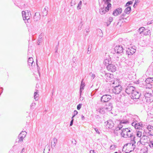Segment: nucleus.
<instances>
[{"mask_svg":"<svg viewBox=\"0 0 153 153\" xmlns=\"http://www.w3.org/2000/svg\"><path fill=\"white\" fill-rule=\"evenodd\" d=\"M111 109V106L110 105H106L104 108H100L97 110L99 112V115H102L107 114Z\"/></svg>","mask_w":153,"mask_h":153,"instance_id":"1","label":"nucleus"},{"mask_svg":"<svg viewBox=\"0 0 153 153\" xmlns=\"http://www.w3.org/2000/svg\"><path fill=\"white\" fill-rule=\"evenodd\" d=\"M135 147V145L132 143H128L124 145L123 150L126 153H128L134 150Z\"/></svg>","mask_w":153,"mask_h":153,"instance_id":"2","label":"nucleus"},{"mask_svg":"<svg viewBox=\"0 0 153 153\" xmlns=\"http://www.w3.org/2000/svg\"><path fill=\"white\" fill-rule=\"evenodd\" d=\"M121 135L125 138L130 137L131 135L130 130L128 128H124L122 130Z\"/></svg>","mask_w":153,"mask_h":153,"instance_id":"3","label":"nucleus"},{"mask_svg":"<svg viewBox=\"0 0 153 153\" xmlns=\"http://www.w3.org/2000/svg\"><path fill=\"white\" fill-rule=\"evenodd\" d=\"M22 15L24 20H28L30 19L31 16V14L30 12L28 10L22 11Z\"/></svg>","mask_w":153,"mask_h":153,"instance_id":"4","label":"nucleus"},{"mask_svg":"<svg viewBox=\"0 0 153 153\" xmlns=\"http://www.w3.org/2000/svg\"><path fill=\"white\" fill-rule=\"evenodd\" d=\"M128 18V15L126 14H123L120 17V19L119 22L118 23L117 27L121 26L120 24L123 22H125L127 20Z\"/></svg>","mask_w":153,"mask_h":153,"instance_id":"5","label":"nucleus"},{"mask_svg":"<svg viewBox=\"0 0 153 153\" xmlns=\"http://www.w3.org/2000/svg\"><path fill=\"white\" fill-rule=\"evenodd\" d=\"M131 98L133 99H138L140 97L141 94L140 93L135 90L131 95Z\"/></svg>","mask_w":153,"mask_h":153,"instance_id":"6","label":"nucleus"},{"mask_svg":"<svg viewBox=\"0 0 153 153\" xmlns=\"http://www.w3.org/2000/svg\"><path fill=\"white\" fill-rule=\"evenodd\" d=\"M122 89V86L120 85H118L117 86H115L114 88L112 90L113 92L116 94H118L121 92Z\"/></svg>","mask_w":153,"mask_h":153,"instance_id":"7","label":"nucleus"},{"mask_svg":"<svg viewBox=\"0 0 153 153\" xmlns=\"http://www.w3.org/2000/svg\"><path fill=\"white\" fill-rule=\"evenodd\" d=\"M132 124L134 125L135 128L137 129L142 130V128L143 127L142 122L136 123V122H134Z\"/></svg>","mask_w":153,"mask_h":153,"instance_id":"8","label":"nucleus"},{"mask_svg":"<svg viewBox=\"0 0 153 153\" xmlns=\"http://www.w3.org/2000/svg\"><path fill=\"white\" fill-rule=\"evenodd\" d=\"M135 90V87L132 86L127 87L126 89V93L129 95H131Z\"/></svg>","mask_w":153,"mask_h":153,"instance_id":"9","label":"nucleus"},{"mask_svg":"<svg viewBox=\"0 0 153 153\" xmlns=\"http://www.w3.org/2000/svg\"><path fill=\"white\" fill-rule=\"evenodd\" d=\"M111 97V96L109 95H105L102 97L101 100L103 102H107L109 100Z\"/></svg>","mask_w":153,"mask_h":153,"instance_id":"10","label":"nucleus"},{"mask_svg":"<svg viewBox=\"0 0 153 153\" xmlns=\"http://www.w3.org/2000/svg\"><path fill=\"white\" fill-rule=\"evenodd\" d=\"M134 140L135 143H136V141L137 142L140 141V142L143 143H147V137L145 136L144 137L142 138L141 139L139 138L138 140H137L136 137H135L134 138Z\"/></svg>","mask_w":153,"mask_h":153,"instance_id":"11","label":"nucleus"},{"mask_svg":"<svg viewBox=\"0 0 153 153\" xmlns=\"http://www.w3.org/2000/svg\"><path fill=\"white\" fill-rule=\"evenodd\" d=\"M145 97L147 102H151L152 100V95L150 93H146L145 95Z\"/></svg>","mask_w":153,"mask_h":153,"instance_id":"12","label":"nucleus"},{"mask_svg":"<svg viewBox=\"0 0 153 153\" xmlns=\"http://www.w3.org/2000/svg\"><path fill=\"white\" fill-rule=\"evenodd\" d=\"M108 70L110 72H113L116 70V68L114 65L112 64L109 65L107 67Z\"/></svg>","mask_w":153,"mask_h":153,"instance_id":"13","label":"nucleus"},{"mask_svg":"<svg viewBox=\"0 0 153 153\" xmlns=\"http://www.w3.org/2000/svg\"><path fill=\"white\" fill-rule=\"evenodd\" d=\"M115 52L118 53H120L123 51V49L122 46L119 45L117 46L114 49Z\"/></svg>","mask_w":153,"mask_h":153,"instance_id":"14","label":"nucleus"},{"mask_svg":"<svg viewBox=\"0 0 153 153\" xmlns=\"http://www.w3.org/2000/svg\"><path fill=\"white\" fill-rule=\"evenodd\" d=\"M136 51L135 49L132 47L128 48L127 50V53L128 55H132Z\"/></svg>","mask_w":153,"mask_h":153,"instance_id":"15","label":"nucleus"},{"mask_svg":"<svg viewBox=\"0 0 153 153\" xmlns=\"http://www.w3.org/2000/svg\"><path fill=\"white\" fill-rule=\"evenodd\" d=\"M122 12V9L121 8H118L115 10L113 12V14L115 16H117L120 14Z\"/></svg>","mask_w":153,"mask_h":153,"instance_id":"16","label":"nucleus"},{"mask_svg":"<svg viewBox=\"0 0 153 153\" xmlns=\"http://www.w3.org/2000/svg\"><path fill=\"white\" fill-rule=\"evenodd\" d=\"M114 126V123L111 120H109L108 121L106 127L109 128H112Z\"/></svg>","mask_w":153,"mask_h":153,"instance_id":"17","label":"nucleus"},{"mask_svg":"<svg viewBox=\"0 0 153 153\" xmlns=\"http://www.w3.org/2000/svg\"><path fill=\"white\" fill-rule=\"evenodd\" d=\"M27 134V132L25 131H22L20 133V141H22L25 137Z\"/></svg>","mask_w":153,"mask_h":153,"instance_id":"18","label":"nucleus"},{"mask_svg":"<svg viewBox=\"0 0 153 153\" xmlns=\"http://www.w3.org/2000/svg\"><path fill=\"white\" fill-rule=\"evenodd\" d=\"M147 129L149 131L148 133L150 135H153V126L151 125H149L147 127Z\"/></svg>","mask_w":153,"mask_h":153,"instance_id":"19","label":"nucleus"},{"mask_svg":"<svg viewBox=\"0 0 153 153\" xmlns=\"http://www.w3.org/2000/svg\"><path fill=\"white\" fill-rule=\"evenodd\" d=\"M144 88H152V85L149 83H148L146 80L144 84Z\"/></svg>","mask_w":153,"mask_h":153,"instance_id":"20","label":"nucleus"},{"mask_svg":"<svg viewBox=\"0 0 153 153\" xmlns=\"http://www.w3.org/2000/svg\"><path fill=\"white\" fill-rule=\"evenodd\" d=\"M111 7V4L110 3H104V7L106 11H108L110 8Z\"/></svg>","mask_w":153,"mask_h":153,"instance_id":"21","label":"nucleus"},{"mask_svg":"<svg viewBox=\"0 0 153 153\" xmlns=\"http://www.w3.org/2000/svg\"><path fill=\"white\" fill-rule=\"evenodd\" d=\"M35 21H37L40 19V14L39 12H36L33 17Z\"/></svg>","mask_w":153,"mask_h":153,"instance_id":"22","label":"nucleus"},{"mask_svg":"<svg viewBox=\"0 0 153 153\" xmlns=\"http://www.w3.org/2000/svg\"><path fill=\"white\" fill-rule=\"evenodd\" d=\"M57 142V140L54 138L53 139V141H52L51 143V146L52 147H54L55 146L56 143Z\"/></svg>","mask_w":153,"mask_h":153,"instance_id":"23","label":"nucleus"},{"mask_svg":"<svg viewBox=\"0 0 153 153\" xmlns=\"http://www.w3.org/2000/svg\"><path fill=\"white\" fill-rule=\"evenodd\" d=\"M128 123V121L126 120H121L120 123V124L119 125V127L122 128V124H126Z\"/></svg>","mask_w":153,"mask_h":153,"instance_id":"24","label":"nucleus"},{"mask_svg":"<svg viewBox=\"0 0 153 153\" xmlns=\"http://www.w3.org/2000/svg\"><path fill=\"white\" fill-rule=\"evenodd\" d=\"M142 132L141 131H136V136L139 138H140L142 136Z\"/></svg>","mask_w":153,"mask_h":153,"instance_id":"25","label":"nucleus"},{"mask_svg":"<svg viewBox=\"0 0 153 153\" xmlns=\"http://www.w3.org/2000/svg\"><path fill=\"white\" fill-rule=\"evenodd\" d=\"M33 62V59L32 57L29 58L28 60V63L29 65H32V63Z\"/></svg>","mask_w":153,"mask_h":153,"instance_id":"26","label":"nucleus"},{"mask_svg":"<svg viewBox=\"0 0 153 153\" xmlns=\"http://www.w3.org/2000/svg\"><path fill=\"white\" fill-rule=\"evenodd\" d=\"M34 76L36 79H38L40 76V73L38 71V72L34 74Z\"/></svg>","mask_w":153,"mask_h":153,"instance_id":"27","label":"nucleus"},{"mask_svg":"<svg viewBox=\"0 0 153 153\" xmlns=\"http://www.w3.org/2000/svg\"><path fill=\"white\" fill-rule=\"evenodd\" d=\"M48 7L45 8L42 11V14L43 16L46 15L47 14Z\"/></svg>","mask_w":153,"mask_h":153,"instance_id":"28","label":"nucleus"},{"mask_svg":"<svg viewBox=\"0 0 153 153\" xmlns=\"http://www.w3.org/2000/svg\"><path fill=\"white\" fill-rule=\"evenodd\" d=\"M148 149L147 147H144L140 150V153H147Z\"/></svg>","mask_w":153,"mask_h":153,"instance_id":"29","label":"nucleus"},{"mask_svg":"<svg viewBox=\"0 0 153 153\" xmlns=\"http://www.w3.org/2000/svg\"><path fill=\"white\" fill-rule=\"evenodd\" d=\"M78 1L76 0H72L71 2V6H75L76 4H77Z\"/></svg>","mask_w":153,"mask_h":153,"instance_id":"30","label":"nucleus"},{"mask_svg":"<svg viewBox=\"0 0 153 153\" xmlns=\"http://www.w3.org/2000/svg\"><path fill=\"white\" fill-rule=\"evenodd\" d=\"M106 12H107V11H106L104 7L100 11V13L102 14H104Z\"/></svg>","mask_w":153,"mask_h":153,"instance_id":"31","label":"nucleus"},{"mask_svg":"<svg viewBox=\"0 0 153 153\" xmlns=\"http://www.w3.org/2000/svg\"><path fill=\"white\" fill-rule=\"evenodd\" d=\"M39 94L37 92L34 93V99L36 100H37L38 99Z\"/></svg>","mask_w":153,"mask_h":153,"instance_id":"32","label":"nucleus"},{"mask_svg":"<svg viewBox=\"0 0 153 153\" xmlns=\"http://www.w3.org/2000/svg\"><path fill=\"white\" fill-rule=\"evenodd\" d=\"M82 4V1H80L78 4V5L77 6V9H79L81 8V6Z\"/></svg>","mask_w":153,"mask_h":153,"instance_id":"33","label":"nucleus"},{"mask_svg":"<svg viewBox=\"0 0 153 153\" xmlns=\"http://www.w3.org/2000/svg\"><path fill=\"white\" fill-rule=\"evenodd\" d=\"M14 3L16 6L19 7V0H14L13 1Z\"/></svg>","mask_w":153,"mask_h":153,"instance_id":"34","label":"nucleus"},{"mask_svg":"<svg viewBox=\"0 0 153 153\" xmlns=\"http://www.w3.org/2000/svg\"><path fill=\"white\" fill-rule=\"evenodd\" d=\"M131 10V7H127L126 10L125 11L126 13H128Z\"/></svg>","mask_w":153,"mask_h":153,"instance_id":"35","label":"nucleus"},{"mask_svg":"<svg viewBox=\"0 0 153 153\" xmlns=\"http://www.w3.org/2000/svg\"><path fill=\"white\" fill-rule=\"evenodd\" d=\"M18 139L16 140V142L15 143V146L17 145V142H18V143L19 142V134L18 135Z\"/></svg>","mask_w":153,"mask_h":153,"instance_id":"36","label":"nucleus"},{"mask_svg":"<svg viewBox=\"0 0 153 153\" xmlns=\"http://www.w3.org/2000/svg\"><path fill=\"white\" fill-rule=\"evenodd\" d=\"M77 114L78 112L76 111L75 110L74 111V115L73 116L72 118H73Z\"/></svg>","mask_w":153,"mask_h":153,"instance_id":"37","label":"nucleus"},{"mask_svg":"<svg viewBox=\"0 0 153 153\" xmlns=\"http://www.w3.org/2000/svg\"><path fill=\"white\" fill-rule=\"evenodd\" d=\"M111 0H103L104 3H110L109 2Z\"/></svg>","mask_w":153,"mask_h":153,"instance_id":"38","label":"nucleus"},{"mask_svg":"<svg viewBox=\"0 0 153 153\" xmlns=\"http://www.w3.org/2000/svg\"><path fill=\"white\" fill-rule=\"evenodd\" d=\"M82 105L79 104L77 106V109L78 110H79L81 107Z\"/></svg>","mask_w":153,"mask_h":153,"instance_id":"39","label":"nucleus"},{"mask_svg":"<svg viewBox=\"0 0 153 153\" xmlns=\"http://www.w3.org/2000/svg\"><path fill=\"white\" fill-rule=\"evenodd\" d=\"M133 3V2L131 1H129L127 3L126 5L127 6H128L129 5L132 4Z\"/></svg>","mask_w":153,"mask_h":153,"instance_id":"40","label":"nucleus"},{"mask_svg":"<svg viewBox=\"0 0 153 153\" xmlns=\"http://www.w3.org/2000/svg\"><path fill=\"white\" fill-rule=\"evenodd\" d=\"M145 80H146L148 83H149L150 84L152 83L151 82L150 80L148 78L146 79Z\"/></svg>","mask_w":153,"mask_h":153,"instance_id":"41","label":"nucleus"},{"mask_svg":"<svg viewBox=\"0 0 153 153\" xmlns=\"http://www.w3.org/2000/svg\"><path fill=\"white\" fill-rule=\"evenodd\" d=\"M72 142L74 144H76V141L75 140L73 139L72 140Z\"/></svg>","mask_w":153,"mask_h":153,"instance_id":"42","label":"nucleus"},{"mask_svg":"<svg viewBox=\"0 0 153 153\" xmlns=\"http://www.w3.org/2000/svg\"><path fill=\"white\" fill-rule=\"evenodd\" d=\"M84 84L82 83V82H81V88H82V89L84 87Z\"/></svg>","mask_w":153,"mask_h":153,"instance_id":"43","label":"nucleus"},{"mask_svg":"<svg viewBox=\"0 0 153 153\" xmlns=\"http://www.w3.org/2000/svg\"><path fill=\"white\" fill-rule=\"evenodd\" d=\"M150 80L151 82L152 83L153 82V77H150L148 78Z\"/></svg>","mask_w":153,"mask_h":153,"instance_id":"44","label":"nucleus"},{"mask_svg":"<svg viewBox=\"0 0 153 153\" xmlns=\"http://www.w3.org/2000/svg\"><path fill=\"white\" fill-rule=\"evenodd\" d=\"M94 130L97 134H100V132L98 131V129H97L95 128H94Z\"/></svg>","mask_w":153,"mask_h":153,"instance_id":"45","label":"nucleus"},{"mask_svg":"<svg viewBox=\"0 0 153 153\" xmlns=\"http://www.w3.org/2000/svg\"><path fill=\"white\" fill-rule=\"evenodd\" d=\"M72 120L71 122V123H70V125L71 126H72L73 125V120H74L73 118H72Z\"/></svg>","mask_w":153,"mask_h":153,"instance_id":"46","label":"nucleus"},{"mask_svg":"<svg viewBox=\"0 0 153 153\" xmlns=\"http://www.w3.org/2000/svg\"><path fill=\"white\" fill-rule=\"evenodd\" d=\"M139 1V0H136L134 5V6H135V4H137V3H138Z\"/></svg>","mask_w":153,"mask_h":153,"instance_id":"47","label":"nucleus"},{"mask_svg":"<svg viewBox=\"0 0 153 153\" xmlns=\"http://www.w3.org/2000/svg\"><path fill=\"white\" fill-rule=\"evenodd\" d=\"M90 153H95L94 150H91L90 151Z\"/></svg>","mask_w":153,"mask_h":153,"instance_id":"48","label":"nucleus"},{"mask_svg":"<svg viewBox=\"0 0 153 153\" xmlns=\"http://www.w3.org/2000/svg\"><path fill=\"white\" fill-rule=\"evenodd\" d=\"M115 147V146H111L110 147V149H113V148H114Z\"/></svg>","mask_w":153,"mask_h":153,"instance_id":"49","label":"nucleus"},{"mask_svg":"<svg viewBox=\"0 0 153 153\" xmlns=\"http://www.w3.org/2000/svg\"><path fill=\"white\" fill-rule=\"evenodd\" d=\"M150 143H151L152 147H153V140L150 141Z\"/></svg>","mask_w":153,"mask_h":153,"instance_id":"50","label":"nucleus"},{"mask_svg":"<svg viewBox=\"0 0 153 153\" xmlns=\"http://www.w3.org/2000/svg\"><path fill=\"white\" fill-rule=\"evenodd\" d=\"M35 105V103H32V104L31 105V106L32 107V106H34Z\"/></svg>","mask_w":153,"mask_h":153,"instance_id":"51","label":"nucleus"},{"mask_svg":"<svg viewBox=\"0 0 153 153\" xmlns=\"http://www.w3.org/2000/svg\"><path fill=\"white\" fill-rule=\"evenodd\" d=\"M92 77L94 78V77H95V75L94 74H92Z\"/></svg>","mask_w":153,"mask_h":153,"instance_id":"52","label":"nucleus"},{"mask_svg":"<svg viewBox=\"0 0 153 153\" xmlns=\"http://www.w3.org/2000/svg\"><path fill=\"white\" fill-rule=\"evenodd\" d=\"M13 151H12V150L10 151L9 153H13Z\"/></svg>","mask_w":153,"mask_h":153,"instance_id":"53","label":"nucleus"},{"mask_svg":"<svg viewBox=\"0 0 153 153\" xmlns=\"http://www.w3.org/2000/svg\"><path fill=\"white\" fill-rule=\"evenodd\" d=\"M141 29H142V30H143L144 29V28H140L139 30H140Z\"/></svg>","mask_w":153,"mask_h":153,"instance_id":"54","label":"nucleus"},{"mask_svg":"<svg viewBox=\"0 0 153 153\" xmlns=\"http://www.w3.org/2000/svg\"><path fill=\"white\" fill-rule=\"evenodd\" d=\"M115 81H117V82L118 81V80L117 79H115Z\"/></svg>","mask_w":153,"mask_h":153,"instance_id":"55","label":"nucleus"},{"mask_svg":"<svg viewBox=\"0 0 153 153\" xmlns=\"http://www.w3.org/2000/svg\"><path fill=\"white\" fill-rule=\"evenodd\" d=\"M100 32H101V33H102V31L101 30H100Z\"/></svg>","mask_w":153,"mask_h":153,"instance_id":"56","label":"nucleus"},{"mask_svg":"<svg viewBox=\"0 0 153 153\" xmlns=\"http://www.w3.org/2000/svg\"><path fill=\"white\" fill-rule=\"evenodd\" d=\"M1 88L2 89V90H3V88Z\"/></svg>","mask_w":153,"mask_h":153,"instance_id":"57","label":"nucleus"},{"mask_svg":"<svg viewBox=\"0 0 153 153\" xmlns=\"http://www.w3.org/2000/svg\"><path fill=\"white\" fill-rule=\"evenodd\" d=\"M2 92H3V91H1V93H2Z\"/></svg>","mask_w":153,"mask_h":153,"instance_id":"58","label":"nucleus"},{"mask_svg":"<svg viewBox=\"0 0 153 153\" xmlns=\"http://www.w3.org/2000/svg\"><path fill=\"white\" fill-rule=\"evenodd\" d=\"M114 82H114L113 83L114 84Z\"/></svg>","mask_w":153,"mask_h":153,"instance_id":"59","label":"nucleus"},{"mask_svg":"<svg viewBox=\"0 0 153 153\" xmlns=\"http://www.w3.org/2000/svg\"><path fill=\"white\" fill-rule=\"evenodd\" d=\"M15 146H14V147H13V149H14V148H15Z\"/></svg>","mask_w":153,"mask_h":153,"instance_id":"60","label":"nucleus"},{"mask_svg":"<svg viewBox=\"0 0 153 153\" xmlns=\"http://www.w3.org/2000/svg\"><path fill=\"white\" fill-rule=\"evenodd\" d=\"M150 146V147H151V146L150 145V146Z\"/></svg>","mask_w":153,"mask_h":153,"instance_id":"61","label":"nucleus"},{"mask_svg":"<svg viewBox=\"0 0 153 153\" xmlns=\"http://www.w3.org/2000/svg\"><path fill=\"white\" fill-rule=\"evenodd\" d=\"M89 48H88V50H89Z\"/></svg>","mask_w":153,"mask_h":153,"instance_id":"62","label":"nucleus"}]
</instances>
